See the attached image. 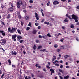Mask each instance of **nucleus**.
Masks as SVG:
<instances>
[{
	"label": "nucleus",
	"instance_id": "8",
	"mask_svg": "<svg viewBox=\"0 0 79 79\" xmlns=\"http://www.w3.org/2000/svg\"><path fill=\"white\" fill-rule=\"evenodd\" d=\"M35 17L36 19L37 20H39V15H38V14H37V13L36 12L35 13Z\"/></svg>",
	"mask_w": 79,
	"mask_h": 79
},
{
	"label": "nucleus",
	"instance_id": "31",
	"mask_svg": "<svg viewBox=\"0 0 79 79\" xmlns=\"http://www.w3.org/2000/svg\"><path fill=\"white\" fill-rule=\"evenodd\" d=\"M44 23L45 24H47V25H48V24H49V22L47 23L46 22H45Z\"/></svg>",
	"mask_w": 79,
	"mask_h": 79
},
{
	"label": "nucleus",
	"instance_id": "54",
	"mask_svg": "<svg viewBox=\"0 0 79 79\" xmlns=\"http://www.w3.org/2000/svg\"><path fill=\"white\" fill-rule=\"evenodd\" d=\"M53 57L54 58H54V59H56V57L55 56H53Z\"/></svg>",
	"mask_w": 79,
	"mask_h": 79
},
{
	"label": "nucleus",
	"instance_id": "1",
	"mask_svg": "<svg viewBox=\"0 0 79 79\" xmlns=\"http://www.w3.org/2000/svg\"><path fill=\"white\" fill-rule=\"evenodd\" d=\"M26 2H23L22 0H18L17 2V7L19 9L20 8V6H22V9H25L26 8Z\"/></svg>",
	"mask_w": 79,
	"mask_h": 79
},
{
	"label": "nucleus",
	"instance_id": "50",
	"mask_svg": "<svg viewBox=\"0 0 79 79\" xmlns=\"http://www.w3.org/2000/svg\"><path fill=\"white\" fill-rule=\"evenodd\" d=\"M63 67V65H61L60 66V68L61 69H62Z\"/></svg>",
	"mask_w": 79,
	"mask_h": 79
},
{
	"label": "nucleus",
	"instance_id": "58",
	"mask_svg": "<svg viewBox=\"0 0 79 79\" xmlns=\"http://www.w3.org/2000/svg\"><path fill=\"white\" fill-rule=\"evenodd\" d=\"M59 77L60 79H63V77H61V76H60Z\"/></svg>",
	"mask_w": 79,
	"mask_h": 79
},
{
	"label": "nucleus",
	"instance_id": "19",
	"mask_svg": "<svg viewBox=\"0 0 79 79\" xmlns=\"http://www.w3.org/2000/svg\"><path fill=\"white\" fill-rule=\"evenodd\" d=\"M8 61L9 63V65H11V60H10V59H9L8 60Z\"/></svg>",
	"mask_w": 79,
	"mask_h": 79
},
{
	"label": "nucleus",
	"instance_id": "25",
	"mask_svg": "<svg viewBox=\"0 0 79 79\" xmlns=\"http://www.w3.org/2000/svg\"><path fill=\"white\" fill-rule=\"evenodd\" d=\"M35 42L36 43H39V40L38 39H36L35 40Z\"/></svg>",
	"mask_w": 79,
	"mask_h": 79
},
{
	"label": "nucleus",
	"instance_id": "43",
	"mask_svg": "<svg viewBox=\"0 0 79 79\" xmlns=\"http://www.w3.org/2000/svg\"><path fill=\"white\" fill-rule=\"evenodd\" d=\"M61 50L60 49H58L56 50L57 52H60Z\"/></svg>",
	"mask_w": 79,
	"mask_h": 79
},
{
	"label": "nucleus",
	"instance_id": "29",
	"mask_svg": "<svg viewBox=\"0 0 79 79\" xmlns=\"http://www.w3.org/2000/svg\"><path fill=\"white\" fill-rule=\"evenodd\" d=\"M1 50H3V52H5V50L3 49V48L2 47V46H1Z\"/></svg>",
	"mask_w": 79,
	"mask_h": 79
},
{
	"label": "nucleus",
	"instance_id": "23",
	"mask_svg": "<svg viewBox=\"0 0 79 79\" xmlns=\"http://www.w3.org/2000/svg\"><path fill=\"white\" fill-rule=\"evenodd\" d=\"M59 71H60V72H61V73H62L63 74V70H62V69H59Z\"/></svg>",
	"mask_w": 79,
	"mask_h": 79
},
{
	"label": "nucleus",
	"instance_id": "33",
	"mask_svg": "<svg viewBox=\"0 0 79 79\" xmlns=\"http://www.w3.org/2000/svg\"><path fill=\"white\" fill-rule=\"evenodd\" d=\"M70 27L71 28H72V29H73V28H74V25H71L70 26Z\"/></svg>",
	"mask_w": 79,
	"mask_h": 79
},
{
	"label": "nucleus",
	"instance_id": "39",
	"mask_svg": "<svg viewBox=\"0 0 79 79\" xmlns=\"http://www.w3.org/2000/svg\"><path fill=\"white\" fill-rule=\"evenodd\" d=\"M24 42V40H20L19 41V42L20 43H22V42Z\"/></svg>",
	"mask_w": 79,
	"mask_h": 79
},
{
	"label": "nucleus",
	"instance_id": "9",
	"mask_svg": "<svg viewBox=\"0 0 79 79\" xmlns=\"http://www.w3.org/2000/svg\"><path fill=\"white\" fill-rule=\"evenodd\" d=\"M11 54L12 55H16V54H17V52H16L15 51L13 52V51H12Z\"/></svg>",
	"mask_w": 79,
	"mask_h": 79
},
{
	"label": "nucleus",
	"instance_id": "55",
	"mask_svg": "<svg viewBox=\"0 0 79 79\" xmlns=\"http://www.w3.org/2000/svg\"><path fill=\"white\" fill-rule=\"evenodd\" d=\"M76 8L78 10H79V6H77Z\"/></svg>",
	"mask_w": 79,
	"mask_h": 79
},
{
	"label": "nucleus",
	"instance_id": "17",
	"mask_svg": "<svg viewBox=\"0 0 79 79\" xmlns=\"http://www.w3.org/2000/svg\"><path fill=\"white\" fill-rule=\"evenodd\" d=\"M68 18H66L64 20V22H65V23H68Z\"/></svg>",
	"mask_w": 79,
	"mask_h": 79
},
{
	"label": "nucleus",
	"instance_id": "51",
	"mask_svg": "<svg viewBox=\"0 0 79 79\" xmlns=\"http://www.w3.org/2000/svg\"><path fill=\"white\" fill-rule=\"evenodd\" d=\"M61 2H66V0H61Z\"/></svg>",
	"mask_w": 79,
	"mask_h": 79
},
{
	"label": "nucleus",
	"instance_id": "18",
	"mask_svg": "<svg viewBox=\"0 0 79 79\" xmlns=\"http://www.w3.org/2000/svg\"><path fill=\"white\" fill-rule=\"evenodd\" d=\"M39 66V64H36L35 65V66L36 67V68H37V67H38V69H40L41 68V67L40 66Z\"/></svg>",
	"mask_w": 79,
	"mask_h": 79
},
{
	"label": "nucleus",
	"instance_id": "44",
	"mask_svg": "<svg viewBox=\"0 0 79 79\" xmlns=\"http://www.w3.org/2000/svg\"><path fill=\"white\" fill-rule=\"evenodd\" d=\"M39 39L42 38V36H41V35H39Z\"/></svg>",
	"mask_w": 79,
	"mask_h": 79
},
{
	"label": "nucleus",
	"instance_id": "32",
	"mask_svg": "<svg viewBox=\"0 0 79 79\" xmlns=\"http://www.w3.org/2000/svg\"><path fill=\"white\" fill-rule=\"evenodd\" d=\"M21 25L22 26H23V25H24V23H23V21L21 22Z\"/></svg>",
	"mask_w": 79,
	"mask_h": 79
},
{
	"label": "nucleus",
	"instance_id": "12",
	"mask_svg": "<svg viewBox=\"0 0 79 79\" xmlns=\"http://www.w3.org/2000/svg\"><path fill=\"white\" fill-rule=\"evenodd\" d=\"M17 38L19 40H21V39H22V37H21V36H20L19 35H17Z\"/></svg>",
	"mask_w": 79,
	"mask_h": 79
},
{
	"label": "nucleus",
	"instance_id": "37",
	"mask_svg": "<svg viewBox=\"0 0 79 79\" xmlns=\"http://www.w3.org/2000/svg\"><path fill=\"white\" fill-rule=\"evenodd\" d=\"M18 18H19V19H21V15H18Z\"/></svg>",
	"mask_w": 79,
	"mask_h": 79
},
{
	"label": "nucleus",
	"instance_id": "20",
	"mask_svg": "<svg viewBox=\"0 0 79 79\" xmlns=\"http://www.w3.org/2000/svg\"><path fill=\"white\" fill-rule=\"evenodd\" d=\"M69 77V76L67 75L66 77H64V79H68V78Z\"/></svg>",
	"mask_w": 79,
	"mask_h": 79
},
{
	"label": "nucleus",
	"instance_id": "56",
	"mask_svg": "<svg viewBox=\"0 0 79 79\" xmlns=\"http://www.w3.org/2000/svg\"><path fill=\"white\" fill-rule=\"evenodd\" d=\"M1 69L2 70V71H3L5 70V69H4V67H3L2 68V69Z\"/></svg>",
	"mask_w": 79,
	"mask_h": 79
},
{
	"label": "nucleus",
	"instance_id": "57",
	"mask_svg": "<svg viewBox=\"0 0 79 79\" xmlns=\"http://www.w3.org/2000/svg\"><path fill=\"white\" fill-rule=\"evenodd\" d=\"M12 66L13 68H15V66H16L15 65H13H13H12Z\"/></svg>",
	"mask_w": 79,
	"mask_h": 79
},
{
	"label": "nucleus",
	"instance_id": "13",
	"mask_svg": "<svg viewBox=\"0 0 79 79\" xmlns=\"http://www.w3.org/2000/svg\"><path fill=\"white\" fill-rule=\"evenodd\" d=\"M37 30H34L33 31L32 33L33 34H36V33H37Z\"/></svg>",
	"mask_w": 79,
	"mask_h": 79
},
{
	"label": "nucleus",
	"instance_id": "7",
	"mask_svg": "<svg viewBox=\"0 0 79 79\" xmlns=\"http://www.w3.org/2000/svg\"><path fill=\"white\" fill-rule=\"evenodd\" d=\"M0 33L2 34V36H5V31L2 30L1 31V30H0Z\"/></svg>",
	"mask_w": 79,
	"mask_h": 79
},
{
	"label": "nucleus",
	"instance_id": "53",
	"mask_svg": "<svg viewBox=\"0 0 79 79\" xmlns=\"http://www.w3.org/2000/svg\"><path fill=\"white\" fill-rule=\"evenodd\" d=\"M63 40H64V39H61L60 40V42H63Z\"/></svg>",
	"mask_w": 79,
	"mask_h": 79
},
{
	"label": "nucleus",
	"instance_id": "46",
	"mask_svg": "<svg viewBox=\"0 0 79 79\" xmlns=\"http://www.w3.org/2000/svg\"><path fill=\"white\" fill-rule=\"evenodd\" d=\"M4 74H2V75L1 76V78H3V77H4Z\"/></svg>",
	"mask_w": 79,
	"mask_h": 79
},
{
	"label": "nucleus",
	"instance_id": "5",
	"mask_svg": "<svg viewBox=\"0 0 79 79\" xmlns=\"http://www.w3.org/2000/svg\"><path fill=\"white\" fill-rule=\"evenodd\" d=\"M17 30V28H14L13 27H12V29L10 30V31L9 32L10 33H14V32H16V31Z\"/></svg>",
	"mask_w": 79,
	"mask_h": 79
},
{
	"label": "nucleus",
	"instance_id": "3",
	"mask_svg": "<svg viewBox=\"0 0 79 79\" xmlns=\"http://www.w3.org/2000/svg\"><path fill=\"white\" fill-rule=\"evenodd\" d=\"M0 43L1 45H5L6 43V39H2L0 40Z\"/></svg>",
	"mask_w": 79,
	"mask_h": 79
},
{
	"label": "nucleus",
	"instance_id": "62",
	"mask_svg": "<svg viewBox=\"0 0 79 79\" xmlns=\"http://www.w3.org/2000/svg\"><path fill=\"white\" fill-rule=\"evenodd\" d=\"M44 19H42V21H41V23H44Z\"/></svg>",
	"mask_w": 79,
	"mask_h": 79
},
{
	"label": "nucleus",
	"instance_id": "52",
	"mask_svg": "<svg viewBox=\"0 0 79 79\" xmlns=\"http://www.w3.org/2000/svg\"><path fill=\"white\" fill-rule=\"evenodd\" d=\"M23 12H24V13H26L27 11H26V10H23Z\"/></svg>",
	"mask_w": 79,
	"mask_h": 79
},
{
	"label": "nucleus",
	"instance_id": "14",
	"mask_svg": "<svg viewBox=\"0 0 79 79\" xmlns=\"http://www.w3.org/2000/svg\"><path fill=\"white\" fill-rule=\"evenodd\" d=\"M10 16L11 15H10V14H8L7 16L6 17L7 19H10V18L11 17Z\"/></svg>",
	"mask_w": 79,
	"mask_h": 79
},
{
	"label": "nucleus",
	"instance_id": "63",
	"mask_svg": "<svg viewBox=\"0 0 79 79\" xmlns=\"http://www.w3.org/2000/svg\"><path fill=\"white\" fill-rule=\"evenodd\" d=\"M59 62L60 63H63V61L62 60H60Z\"/></svg>",
	"mask_w": 79,
	"mask_h": 79
},
{
	"label": "nucleus",
	"instance_id": "10",
	"mask_svg": "<svg viewBox=\"0 0 79 79\" xmlns=\"http://www.w3.org/2000/svg\"><path fill=\"white\" fill-rule=\"evenodd\" d=\"M53 5H57L59 4V2L57 1H55L53 2Z\"/></svg>",
	"mask_w": 79,
	"mask_h": 79
},
{
	"label": "nucleus",
	"instance_id": "64",
	"mask_svg": "<svg viewBox=\"0 0 79 79\" xmlns=\"http://www.w3.org/2000/svg\"><path fill=\"white\" fill-rule=\"evenodd\" d=\"M76 25H79V22H77L76 24Z\"/></svg>",
	"mask_w": 79,
	"mask_h": 79
},
{
	"label": "nucleus",
	"instance_id": "4",
	"mask_svg": "<svg viewBox=\"0 0 79 79\" xmlns=\"http://www.w3.org/2000/svg\"><path fill=\"white\" fill-rule=\"evenodd\" d=\"M17 35H16V34L12 35V40L16 42V38L17 37Z\"/></svg>",
	"mask_w": 79,
	"mask_h": 79
},
{
	"label": "nucleus",
	"instance_id": "60",
	"mask_svg": "<svg viewBox=\"0 0 79 79\" xmlns=\"http://www.w3.org/2000/svg\"><path fill=\"white\" fill-rule=\"evenodd\" d=\"M66 17H68L69 16V15L68 14H67L66 15Z\"/></svg>",
	"mask_w": 79,
	"mask_h": 79
},
{
	"label": "nucleus",
	"instance_id": "49",
	"mask_svg": "<svg viewBox=\"0 0 79 79\" xmlns=\"http://www.w3.org/2000/svg\"><path fill=\"white\" fill-rule=\"evenodd\" d=\"M35 26H38V25H39V24H38V23H35Z\"/></svg>",
	"mask_w": 79,
	"mask_h": 79
},
{
	"label": "nucleus",
	"instance_id": "30",
	"mask_svg": "<svg viewBox=\"0 0 79 79\" xmlns=\"http://www.w3.org/2000/svg\"><path fill=\"white\" fill-rule=\"evenodd\" d=\"M33 48L34 50H36V48H36V46L35 45H34V46L33 47Z\"/></svg>",
	"mask_w": 79,
	"mask_h": 79
},
{
	"label": "nucleus",
	"instance_id": "28",
	"mask_svg": "<svg viewBox=\"0 0 79 79\" xmlns=\"http://www.w3.org/2000/svg\"><path fill=\"white\" fill-rule=\"evenodd\" d=\"M40 51H43V52H47V51H46V49H41V50H40Z\"/></svg>",
	"mask_w": 79,
	"mask_h": 79
},
{
	"label": "nucleus",
	"instance_id": "11",
	"mask_svg": "<svg viewBox=\"0 0 79 79\" xmlns=\"http://www.w3.org/2000/svg\"><path fill=\"white\" fill-rule=\"evenodd\" d=\"M1 8L2 9H5V8H6V7L5 6V5L1 4Z\"/></svg>",
	"mask_w": 79,
	"mask_h": 79
},
{
	"label": "nucleus",
	"instance_id": "35",
	"mask_svg": "<svg viewBox=\"0 0 79 79\" xmlns=\"http://www.w3.org/2000/svg\"><path fill=\"white\" fill-rule=\"evenodd\" d=\"M30 29V27H27L26 28V30L27 31H29Z\"/></svg>",
	"mask_w": 79,
	"mask_h": 79
},
{
	"label": "nucleus",
	"instance_id": "42",
	"mask_svg": "<svg viewBox=\"0 0 79 79\" xmlns=\"http://www.w3.org/2000/svg\"><path fill=\"white\" fill-rule=\"evenodd\" d=\"M8 31H9L10 32V31L11 30V28H10V27H9L8 28Z\"/></svg>",
	"mask_w": 79,
	"mask_h": 79
},
{
	"label": "nucleus",
	"instance_id": "45",
	"mask_svg": "<svg viewBox=\"0 0 79 79\" xmlns=\"http://www.w3.org/2000/svg\"><path fill=\"white\" fill-rule=\"evenodd\" d=\"M46 68L48 69H50V67L48 65H46Z\"/></svg>",
	"mask_w": 79,
	"mask_h": 79
},
{
	"label": "nucleus",
	"instance_id": "34",
	"mask_svg": "<svg viewBox=\"0 0 79 79\" xmlns=\"http://www.w3.org/2000/svg\"><path fill=\"white\" fill-rule=\"evenodd\" d=\"M54 47L55 48H57V47H58V45H57V44H55L54 45Z\"/></svg>",
	"mask_w": 79,
	"mask_h": 79
},
{
	"label": "nucleus",
	"instance_id": "26",
	"mask_svg": "<svg viewBox=\"0 0 79 79\" xmlns=\"http://www.w3.org/2000/svg\"><path fill=\"white\" fill-rule=\"evenodd\" d=\"M17 15L18 16L19 15H21V11H19L17 13Z\"/></svg>",
	"mask_w": 79,
	"mask_h": 79
},
{
	"label": "nucleus",
	"instance_id": "21",
	"mask_svg": "<svg viewBox=\"0 0 79 79\" xmlns=\"http://www.w3.org/2000/svg\"><path fill=\"white\" fill-rule=\"evenodd\" d=\"M17 32L18 34H21V30L19 29L17 30Z\"/></svg>",
	"mask_w": 79,
	"mask_h": 79
},
{
	"label": "nucleus",
	"instance_id": "16",
	"mask_svg": "<svg viewBox=\"0 0 79 79\" xmlns=\"http://www.w3.org/2000/svg\"><path fill=\"white\" fill-rule=\"evenodd\" d=\"M70 57V56H69V55H67L64 56V58L65 59H67V58H68Z\"/></svg>",
	"mask_w": 79,
	"mask_h": 79
},
{
	"label": "nucleus",
	"instance_id": "36",
	"mask_svg": "<svg viewBox=\"0 0 79 79\" xmlns=\"http://www.w3.org/2000/svg\"><path fill=\"white\" fill-rule=\"evenodd\" d=\"M11 6L12 8H13V7H14V4H13V3H12L11 4Z\"/></svg>",
	"mask_w": 79,
	"mask_h": 79
},
{
	"label": "nucleus",
	"instance_id": "41",
	"mask_svg": "<svg viewBox=\"0 0 79 79\" xmlns=\"http://www.w3.org/2000/svg\"><path fill=\"white\" fill-rule=\"evenodd\" d=\"M33 2V0H30V3H32Z\"/></svg>",
	"mask_w": 79,
	"mask_h": 79
},
{
	"label": "nucleus",
	"instance_id": "6",
	"mask_svg": "<svg viewBox=\"0 0 79 79\" xmlns=\"http://www.w3.org/2000/svg\"><path fill=\"white\" fill-rule=\"evenodd\" d=\"M8 10L10 11V13H12V12H13V10H14V8L13 7H9L8 8Z\"/></svg>",
	"mask_w": 79,
	"mask_h": 79
},
{
	"label": "nucleus",
	"instance_id": "24",
	"mask_svg": "<svg viewBox=\"0 0 79 79\" xmlns=\"http://www.w3.org/2000/svg\"><path fill=\"white\" fill-rule=\"evenodd\" d=\"M1 24H2V25H3V26H5V23L4 22H3L2 21H1Z\"/></svg>",
	"mask_w": 79,
	"mask_h": 79
},
{
	"label": "nucleus",
	"instance_id": "15",
	"mask_svg": "<svg viewBox=\"0 0 79 79\" xmlns=\"http://www.w3.org/2000/svg\"><path fill=\"white\" fill-rule=\"evenodd\" d=\"M50 71H51V73H55V71L53 69H50Z\"/></svg>",
	"mask_w": 79,
	"mask_h": 79
},
{
	"label": "nucleus",
	"instance_id": "27",
	"mask_svg": "<svg viewBox=\"0 0 79 79\" xmlns=\"http://www.w3.org/2000/svg\"><path fill=\"white\" fill-rule=\"evenodd\" d=\"M25 19H26V20H28L29 19V16H27L25 17Z\"/></svg>",
	"mask_w": 79,
	"mask_h": 79
},
{
	"label": "nucleus",
	"instance_id": "59",
	"mask_svg": "<svg viewBox=\"0 0 79 79\" xmlns=\"http://www.w3.org/2000/svg\"><path fill=\"white\" fill-rule=\"evenodd\" d=\"M42 38H43V39H45V36L44 35H43Z\"/></svg>",
	"mask_w": 79,
	"mask_h": 79
},
{
	"label": "nucleus",
	"instance_id": "61",
	"mask_svg": "<svg viewBox=\"0 0 79 79\" xmlns=\"http://www.w3.org/2000/svg\"><path fill=\"white\" fill-rule=\"evenodd\" d=\"M42 15L43 16H45L44 15V13H43V12H42Z\"/></svg>",
	"mask_w": 79,
	"mask_h": 79
},
{
	"label": "nucleus",
	"instance_id": "47",
	"mask_svg": "<svg viewBox=\"0 0 79 79\" xmlns=\"http://www.w3.org/2000/svg\"><path fill=\"white\" fill-rule=\"evenodd\" d=\"M43 70L45 72H46L47 71V69H46L44 68L43 69Z\"/></svg>",
	"mask_w": 79,
	"mask_h": 79
},
{
	"label": "nucleus",
	"instance_id": "2",
	"mask_svg": "<svg viewBox=\"0 0 79 79\" xmlns=\"http://www.w3.org/2000/svg\"><path fill=\"white\" fill-rule=\"evenodd\" d=\"M68 18L69 19L72 20V19H74L76 23H77L78 21V19H79V17L77 15L73 14L72 15V18L71 15H69Z\"/></svg>",
	"mask_w": 79,
	"mask_h": 79
},
{
	"label": "nucleus",
	"instance_id": "38",
	"mask_svg": "<svg viewBox=\"0 0 79 79\" xmlns=\"http://www.w3.org/2000/svg\"><path fill=\"white\" fill-rule=\"evenodd\" d=\"M60 49H64V47L63 46H62L60 47Z\"/></svg>",
	"mask_w": 79,
	"mask_h": 79
},
{
	"label": "nucleus",
	"instance_id": "40",
	"mask_svg": "<svg viewBox=\"0 0 79 79\" xmlns=\"http://www.w3.org/2000/svg\"><path fill=\"white\" fill-rule=\"evenodd\" d=\"M47 35L48 36V37H51V35H50V34L48 33L47 34Z\"/></svg>",
	"mask_w": 79,
	"mask_h": 79
},
{
	"label": "nucleus",
	"instance_id": "48",
	"mask_svg": "<svg viewBox=\"0 0 79 79\" xmlns=\"http://www.w3.org/2000/svg\"><path fill=\"white\" fill-rule=\"evenodd\" d=\"M55 66H60V64H55Z\"/></svg>",
	"mask_w": 79,
	"mask_h": 79
},
{
	"label": "nucleus",
	"instance_id": "22",
	"mask_svg": "<svg viewBox=\"0 0 79 79\" xmlns=\"http://www.w3.org/2000/svg\"><path fill=\"white\" fill-rule=\"evenodd\" d=\"M42 48V46H38L37 48L38 50H39V49H40V48Z\"/></svg>",
	"mask_w": 79,
	"mask_h": 79
}]
</instances>
